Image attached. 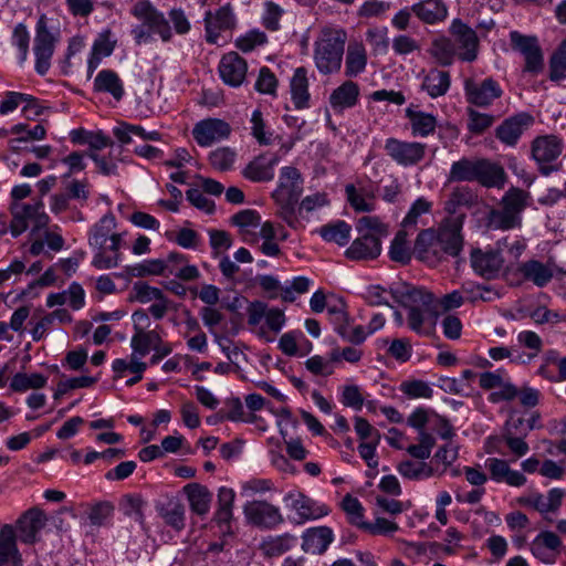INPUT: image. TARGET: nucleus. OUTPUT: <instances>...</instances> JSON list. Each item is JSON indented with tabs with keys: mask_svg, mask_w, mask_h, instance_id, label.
Instances as JSON below:
<instances>
[{
	"mask_svg": "<svg viewBox=\"0 0 566 566\" xmlns=\"http://www.w3.org/2000/svg\"><path fill=\"white\" fill-rule=\"evenodd\" d=\"M230 133V125L219 118L202 119L198 122L192 129L195 140L202 147L211 146L214 143L228 138Z\"/></svg>",
	"mask_w": 566,
	"mask_h": 566,
	"instance_id": "nucleus-15",
	"label": "nucleus"
},
{
	"mask_svg": "<svg viewBox=\"0 0 566 566\" xmlns=\"http://www.w3.org/2000/svg\"><path fill=\"white\" fill-rule=\"evenodd\" d=\"M302 538V548L305 553L322 554L333 542L334 535L329 527L321 526L307 530Z\"/></svg>",
	"mask_w": 566,
	"mask_h": 566,
	"instance_id": "nucleus-30",
	"label": "nucleus"
},
{
	"mask_svg": "<svg viewBox=\"0 0 566 566\" xmlns=\"http://www.w3.org/2000/svg\"><path fill=\"white\" fill-rule=\"evenodd\" d=\"M277 157L258 156L253 158L242 170V176L252 182H268L274 178V167Z\"/></svg>",
	"mask_w": 566,
	"mask_h": 566,
	"instance_id": "nucleus-24",
	"label": "nucleus"
},
{
	"mask_svg": "<svg viewBox=\"0 0 566 566\" xmlns=\"http://www.w3.org/2000/svg\"><path fill=\"white\" fill-rule=\"evenodd\" d=\"M356 230L360 235L374 237L380 241L388 234V229L378 217L366 216L358 219Z\"/></svg>",
	"mask_w": 566,
	"mask_h": 566,
	"instance_id": "nucleus-53",
	"label": "nucleus"
},
{
	"mask_svg": "<svg viewBox=\"0 0 566 566\" xmlns=\"http://www.w3.org/2000/svg\"><path fill=\"white\" fill-rule=\"evenodd\" d=\"M530 193L511 187L500 201V209H491L486 217L488 227L494 230H511L522 226V212L528 206Z\"/></svg>",
	"mask_w": 566,
	"mask_h": 566,
	"instance_id": "nucleus-2",
	"label": "nucleus"
},
{
	"mask_svg": "<svg viewBox=\"0 0 566 566\" xmlns=\"http://www.w3.org/2000/svg\"><path fill=\"white\" fill-rule=\"evenodd\" d=\"M142 319V312L135 311L133 314V321L135 323L136 333L132 338V346L134 353L129 360L115 359L113 361V369L115 373H123L129 370L134 374L142 371V361L139 360L138 353L142 348V329L138 327L139 321Z\"/></svg>",
	"mask_w": 566,
	"mask_h": 566,
	"instance_id": "nucleus-28",
	"label": "nucleus"
},
{
	"mask_svg": "<svg viewBox=\"0 0 566 566\" xmlns=\"http://www.w3.org/2000/svg\"><path fill=\"white\" fill-rule=\"evenodd\" d=\"M303 184V176L296 167L284 166L280 169L277 185L272 192L276 206L275 213L280 219L301 198Z\"/></svg>",
	"mask_w": 566,
	"mask_h": 566,
	"instance_id": "nucleus-3",
	"label": "nucleus"
},
{
	"mask_svg": "<svg viewBox=\"0 0 566 566\" xmlns=\"http://www.w3.org/2000/svg\"><path fill=\"white\" fill-rule=\"evenodd\" d=\"M413 14L423 23L434 24L446 20L448 8L441 0H422L411 6Z\"/></svg>",
	"mask_w": 566,
	"mask_h": 566,
	"instance_id": "nucleus-29",
	"label": "nucleus"
},
{
	"mask_svg": "<svg viewBox=\"0 0 566 566\" xmlns=\"http://www.w3.org/2000/svg\"><path fill=\"white\" fill-rule=\"evenodd\" d=\"M206 41L218 44L223 32L232 31L237 25V18L230 3L220 7L216 11H207L203 18Z\"/></svg>",
	"mask_w": 566,
	"mask_h": 566,
	"instance_id": "nucleus-10",
	"label": "nucleus"
},
{
	"mask_svg": "<svg viewBox=\"0 0 566 566\" xmlns=\"http://www.w3.org/2000/svg\"><path fill=\"white\" fill-rule=\"evenodd\" d=\"M390 296L408 312L433 303V295L430 292L408 283H399L392 286Z\"/></svg>",
	"mask_w": 566,
	"mask_h": 566,
	"instance_id": "nucleus-17",
	"label": "nucleus"
},
{
	"mask_svg": "<svg viewBox=\"0 0 566 566\" xmlns=\"http://www.w3.org/2000/svg\"><path fill=\"white\" fill-rule=\"evenodd\" d=\"M397 472L407 480L421 481L436 474L432 465L426 461H415L406 459L397 464Z\"/></svg>",
	"mask_w": 566,
	"mask_h": 566,
	"instance_id": "nucleus-39",
	"label": "nucleus"
},
{
	"mask_svg": "<svg viewBox=\"0 0 566 566\" xmlns=\"http://www.w3.org/2000/svg\"><path fill=\"white\" fill-rule=\"evenodd\" d=\"M46 522L43 511L35 507L27 511L17 522L20 539L27 544L34 543Z\"/></svg>",
	"mask_w": 566,
	"mask_h": 566,
	"instance_id": "nucleus-21",
	"label": "nucleus"
},
{
	"mask_svg": "<svg viewBox=\"0 0 566 566\" xmlns=\"http://www.w3.org/2000/svg\"><path fill=\"white\" fill-rule=\"evenodd\" d=\"M218 70L226 84L238 87L245 78L248 64L237 52H229L222 56Z\"/></svg>",
	"mask_w": 566,
	"mask_h": 566,
	"instance_id": "nucleus-20",
	"label": "nucleus"
},
{
	"mask_svg": "<svg viewBox=\"0 0 566 566\" xmlns=\"http://www.w3.org/2000/svg\"><path fill=\"white\" fill-rule=\"evenodd\" d=\"M406 116L410 122L413 136L426 137L432 134L437 127V118L430 113H424L409 106L406 108Z\"/></svg>",
	"mask_w": 566,
	"mask_h": 566,
	"instance_id": "nucleus-33",
	"label": "nucleus"
},
{
	"mask_svg": "<svg viewBox=\"0 0 566 566\" xmlns=\"http://www.w3.org/2000/svg\"><path fill=\"white\" fill-rule=\"evenodd\" d=\"M504 260L500 251L475 249L471 252V265L475 273L485 277L494 279L503 268Z\"/></svg>",
	"mask_w": 566,
	"mask_h": 566,
	"instance_id": "nucleus-18",
	"label": "nucleus"
},
{
	"mask_svg": "<svg viewBox=\"0 0 566 566\" xmlns=\"http://www.w3.org/2000/svg\"><path fill=\"white\" fill-rule=\"evenodd\" d=\"M464 92L467 101L478 107H488L500 98L503 91L500 84L492 77L475 82L471 78L464 83Z\"/></svg>",
	"mask_w": 566,
	"mask_h": 566,
	"instance_id": "nucleus-13",
	"label": "nucleus"
},
{
	"mask_svg": "<svg viewBox=\"0 0 566 566\" xmlns=\"http://www.w3.org/2000/svg\"><path fill=\"white\" fill-rule=\"evenodd\" d=\"M331 200L325 191H316L298 199L281 218L290 228L294 230L304 229L306 223L325 207L329 206Z\"/></svg>",
	"mask_w": 566,
	"mask_h": 566,
	"instance_id": "nucleus-4",
	"label": "nucleus"
},
{
	"mask_svg": "<svg viewBox=\"0 0 566 566\" xmlns=\"http://www.w3.org/2000/svg\"><path fill=\"white\" fill-rule=\"evenodd\" d=\"M431 209V202H429L424 198H418L409 209L407 216L403 218L401 222V227L410 230L411 232L416 231L418 218L424 213H428Z\"/></svg>",
	"mask_w": 566,
	"mask_h": 566,
	"instance_id": "nucleus-60",
	"label": "nucleus"
},
{
	"mask_svg": "<svg viewBox=\"0 0 566 566\" xmlns=\"http://www.w3.org/2000/svg\"><path fill=\"white\" fill-rule=\"evenodd\" d=\"M46 384V377L42 374L17 373L10 382L13 391H27L29 389H40Z\"/></svg>",
	"mask_w": 566,
	"mask_h": 566,
	"instance_id": "nucleus-55",
	"label": "nucleus"
},
{
	"mask_svg": "<svg viewBox=\"0 0 566 566\" xmlns=\"http://www.w3.org/2000/svg\"><path fill=\"white\" fill-rule=\"evenodd\" d=\"M116 220L114 214L107 213L103 216L98 222H96L88 238V243L91 247H102V244L107 243L112 240H122L123 235L120 233L115 232Z\"/></svg>",
	"mask_w": 566,
	"mask_h": 566,
	"instance_id": "nucleus-31",
	"label": "nucleus"
},
{
	"mask_svg": "<svg viewBox=\"0 0 566 566\" xmlns=\"http://www.w3.org/2000/svg\"><path fill=\"white\" fill-rule=\"evenodd\" d=\"M451 85L449 72L438 69L430 70L423 77L421 87L432 98H437L447 94Z\"/></svg>",
	"mask_w": 566,
	"mask_h": 566,
	"instance_id": "nucleus-36",
	"label": "nucleus"
},
{
	"mask_svg": "<svg viewBox=\"0 0 566 566\" xmlns=\"http://www.w3.org/2000/svg\"><path fill=\"white\" fill-rule=\"evenodd\" d=\"M94 88L97 92L109 93L116 101H119L124 94L122 81L118 75L111 70H103L96 75Z\"/></svg>",
	"mask_w": 566,
	"mask_h": 566,
	"instance_id": "nucleus-46",
	"label": "nucleus"
},
{
	"mask_svg": "<svg viewBox=\"0 0 566 566\" xmlns=\"http://www.w3.org/2000/svg\"><path fill=\"white\" fill-rule=\"evenodd\" d=\"M266 42V35L259 30H251L235 40V46L242 52H250Z\"/></svg>",
	"mask_w": 566,
	"mask_h": 566,
	"instance_id": "nucleus-64",
	"label": "nucleus"
},
{
	"mask_svg": "<svg viewBox=\"0 0 566 566\" xmlns=\"http://www.w3.org/2000/svg\"><path fill=\"white\" fill-rule=\"evenodd\" d=\"M525 437L526 436H524V432H520L518 434L517 432L503 431L500 439L505 442L510 451L515 457L521 458L525 455L530 450L528 444L524 440Z\"/></svg>",
	"mask_w": 566,
	"mask_h": 566,
	"instance_id": "nucleus-63",
	"label": "nucleus"
},
{
	"mask_svg": "<svg viewBox=\"0 0 566 566\" xmlns=\"http://www.w3.org/2000/svg\"><path fill=\"white\" fill-rule=\"evenodd\" d=\"M346 32L336 27H324L319 31L315 42L313 59L319 73L327 75L340 70Z\"/></svg>",
	"mask_w": 566,
	"mask_h": 566,
	"instance_id": "nucleus-1",
	"label": "nucleus"
},
{
	"mask_svg": "<svg viewBox=\"0 0 566 566\" xmlns=\"http://www.w3.org/2000/svg\"><path fill=\"white\" fill-rule=\"evenodd\" d=\"M413 253L420 261L429 264H436L446 254L436 235V231L431 229L423 230L418 234Z\"/></svg>",
	"mask_w": 566,
	"mask_h": 566,
	"instance_id": "nucleus-19",
	"label": "nucleus"
},
{
	"mask_svg": "<svg viewBox=\"0 0 566 566\" xmlns=\"http://www.w3.org/2000/svg\"><path fill=\"white\" fill-rule=\"evenodd\" d=\"M455 53V45L449 38L442 36L432 42L431 54L443 66L452 64Z\"/></svg>",
	"mask_w": 566,
	"mask_h": 566,
	"instance_id": "nucleus-54",
	"label": "nucleus"
},
{
	"mask_svg": "<svg viewBox=\"0 0 566 566\" xmlns=\"http://www.w3.org/2000/svg\"><path fill=\"white\" fill-rule=\"evenodd\" d=\"M56 41L57 35L49 30L48 19L42 14L36 22L33 48L36 57L35 70L41 75H44L50 69Z\"/></svg>",
	"mask_w": 566,
	"mask_h": 566,
	"instance_id": "nucleus-6",
	"label": "nucleus"
},
{
	"mask_svg": "<svg viewBox=\"0 0 566 566\" xmlns=\"http://www.w3.org/2000/svg\"><path fill=\"white\" fill-rule=\"evenodd\" d=\"M386 154L398 165L408 167L420 163L424 158L426 145L417 142H405L388 138L384 146Z\"/></svg>",
	"mask_w": 566,
	"mask_h": 566,
	"instance_id": "nucleus-11",
	"label": "nucleus"
},
{
	"mask_svg": "<svg viewBox=\"0 0 566 566\" xmlns=\"http://www.w3.org/2000/svg\"><path fill=\"white\" fill-rule=\"evenodd\" d=\"M209 161L214 169L227 171L235 161V153L229 147H220L210 153Z\"/></svg>",
	"mask_w": 566,
	"mask_h": 566,
	"instance_id": "nucleus-61",
	"label": "nucleus"
},
{
	"mask_svg": "<svg viewBox=\"0 0 566 566\" xmlns=\"http://www.w3.org/2000/svg\"><path fill=\"white\" fill-rule=\"evenodd\" d=\"M342 509L347 515L350 524L363 528L365 525L364 521V507L359 500L350 494H346L342 500Z\"/></svg>",
	"mask_w": 566,
	"mask_h": 566,
	"instance_id": "nucleus-57",
	"label": "nucleus"
},
{
	"mask_svg": "<svg viewBox=\"0 0 566 566\" xmlns=\"http://www.w3.org/2000/svg\"><path fill=\"white\" fill-rule=\"evenodd\" d=\"M367 63L366 51L363 45L357 44L349 46L346 55V74L349 76H356L361 73Z\"/></svg>",
	"mask_w": 566,
	"mask_h": 566,
	"instance_id": "nucleus-56",
	"label": "nucleus"
},
{
	"mask_svg": "<svg viewBox=\"0 0 566 566\" xmlns=\"http://www.w3.org/2000/svg\"><path fill=\"white\" fill-rule=\"evenodd\" d=\"M431 312L432 305L420 306L409 311L407 318L409 328L419 335H430L434 322L429 327L426 326V322Z\"/></svg>",
	"mask_w": 566,
	"mask_h": 566,
	"instance_id": "nucleus-52",
	"label": "nucleus"
},
{
	"mask_svg": "<svg viewBox=\"0 0 566 566\" xmlns=\"http://www.w3.org/2000/svg\"><path fill=\"white\" fill-rule=\"evenodd\" d=\"M486 188H502L506 174L502 166L488 159H476L475 180Z\"/></svg>",
	"mask_w": 566,
	"mask_h": 566,
	"instance_id": "nucleus-26",
	"label": "nucleus"
},
{
	"mask_svg": "<svg viewBox=\"0 0 566 566\" xmlns=\"http://www.w3.org/2000/svg\"><path fill=\"white\" fill-rule=\"evenodd\" d=\"M510 41L512 49L524 56V71L539 73L543 70V53L536 36L524 35L518 31H511Z\"/></svg>",
	"mask_w": 566,
	"mask_h": 566,
	"instance_id": "nucleus-9",
	"label": "nucleus"
},
{
	"mask_svg": "<svg viewBox=\"0 0 566 566\" xmlns=\"http://www.w3.org/2000/svg\"><path fill=\"white\" fill-rule=\"evenodd\" d=\"M563 140L556 135H543L532 142V158L539 166V171L548 176L556 170L551 163L555 161L563 151Z\"/></svg>",
	"mask_w": 566,
	"mask_h": 566,
	"instance_id": "nucleus-8",
	"label": "nucleus"
},
{
	"mask_svg": "<svg viewBox=\"0 0 566 566\" xmlns=\"http://www.w3.org/2000/svg\"><path fill=\"white\" fill-rule=\"evenodd\" d=\"M122 240H112L102 247H92L96 250L92 264L98 270H107L117 266Z\"/></svg>",
	"mask_w": 566,
	"mask_h": 566,
	"instance_id": "nucleus-37",
	"label": "nucleus"
},
{
	"mask_svg": "<svg viewBox=\"0 0 566 566\" xmlns=\"http://www.w3.org/2000/svg\"><path fill=\"white\" fill-rule=\"evenodd\" d=\"M291 95L296 108L308 106V80L305 67H297L291 80Z\"/></svg>",
	"mask_w": 566,
	"mask_h": 566,
	"instance_id": "nucleus-42",
	"label": "nucleus"
},
{
	"mask_svg": "<svg viewBox=\"0 0 566 566\" xmlns=\"http://www.w3.org/2000/svg\"><path fill=\"white\" fill-rule=\"evenodd\" d=\"M347 201L356 212H371L376 208L375 193L365 187L357 188L354 185L345 187Z\"/></svg>",
	"mask_w": 566,
	"mask_h": 566,
	"instance_id": "nucleus-34",
	"label": "nucleus"
},
{
	"mask_svg": "<svg viewBox=\"0 0 566 566\" xmlns=\"http://www.w3.org/2000/svg\"><path fill=\"white\" fill-rule=\"evenodd\" d=\"M565 491L554 488L547 494L533 493L527 496L520 497L518 502L522 505L533 507L539 512L546 522H553L551 513H555L562 506Z\"/></svg>",
	"mask_w": 566,
	"mask_h": 566,
	"instance_id": "nucleus-14",
	"label": "nucleus"
},
{
	"mask_svg": "<svg viewBox=\"0 0 566 566\" xmlns=\"http://www.w3.org/2000/svg\"><path fill=\"white\" fill-rule=\"evenodd\" d=\"M185 506L176 500H168L159 507L160 516L177 531L185 527Z\"/></svg>",
	"mask_w": 566,
	"mask_h": 566,
	"instance_id": "nucleus-50",
	"label": "nucleus"
},
{
	"mask_svg": "<svg viewBox=\"0 0 566 566\" xmlns=\"http://www.w3.org/2000/svg\"><path fill=\"white\" fill-rule=\"evenodd\" d=\"M400 391L411 399H430L433 395V390L429 384L418 379L402 381Z\"/></svg>",
	"mask_w": 566,
	"mask_h": 566,
	"instance_id": "nucleus-62",
	"label": "nucleus"
},
{
	"mask_svg": "<svg viewBox=\"0 0 566 566\" xmlns=\"http://www.w3.org/2000/svg\"><path fill=\"white\" fill-rule=\"evenodd\" d=\"M358 95V85L352 81H347L333 91L329 103L334 109L348 108L356 104Z\"/></svg>",
	"mask_w": 566,
	"mask_h": 566,
	"instance_id": "nucleus-44",
	"label": "nucleus"
},
{
	"mask_svg": "<svg viewBox=\"0 0 566 566\" xmlns=\"http://www.w3.org/2000/svg\"><path fill=\"white\" fill-rule=\"evenodd\" d=\"M292 507L302 520H316L327 515L329 512L326 505L317 504L304 495H298L293 501Z\"/></svg>",
	"mask_w": 566,
	"mask_h": 566,
	"instance_id": "nucleus-47",
	"label": "nucleus"
},
{
	"mask_svg": "<svg viewBox=\"0 0 566 566\" xmlns=\"http://www.w3.org/2000/svg\"><path fill=\"white\" fill-rule=\"evenodd\" d=\"M247 522L255 527L272 530L284 522L280 507L268 501L253 500L243 505Z\"/></svg>",
	"mask_w": 566,
	"mask_h": 566,
	"instance_id": "nucleus-7",
	"label": "nucleus"
},
{
	"mask_svg": "<svg viewBox=\"0 0 566 566\" xmlns=\"http://www.w3.org/2000/svg\"><path fill=\"white\" fill-rule=\"evenodd\" d=\"M549 78L560 81L566 78V39L559 44L549 61Z\"/></svg>",
	"mask_w": 566,
	"mask_h": 566,
	"instance_id": "nucleus-59",
	"label": "nucleus"
},
{
	"mask_svg": "<svg viewBox=\"0 0 566 566\" xmlns=\"http://www.w3.org/2000/svg\"><path fill=\"white\" fill-rule=\"evenodd\" d=\"M119 512L128 518L142 521V497L139 494H124L118 503Z\"/></svg>",
	"mask_w": 566,
	"mask_h": 566,
	"instance_id": "nucleus-58",
	"label": "nucleus"
},
{
	"mask_svg": "<svg viewBox=\"0 0 566 566\" xmlns=\"http://www.w3.org/2000/svg\"><path fill=\"white\" fill-rule=\"evenodd\" d=\"M476 195L469 187H457L450 193L448 200L444 203V210L450 214V217L454 216H463L460 213L461 208H471L476 203Z\"/></svg>",
	"mask_w": 566,
	"mask_h": 566,
	"instance_id": "nucleus-35",
	"label": "nucleus"
},
{
	"mask_svg": "<svg viewBox=\"0 0 566 566\" xmlns=\"http://www.w3.org/2000/svg\"><path fill=\"white\" fill-rule=\"evenodd\" d=\"M410 230H407L401 227V229L396 233L390 249H389V255L390 259L395 262H399L402 264H407L411 259V251L408 245L407 238L412 234Z\"/></svg>",
	"mask_w": 566,
	"mask_h": 566,
	"instance_id": "nucleus-49",
	"label": "nucleus"
},
{
	"mask_svg": "<svg viewBox=\"0 0 566 566\" xmlns=\"http://www.w3.org/2000/svg\"><path fill=\"white\" fill-rule=\"evenodd\" d=\"M381 252V242L374 237L358 235L345 251L349 260H374Z\"/></svg>",
	"mask_w": 566,
	"mask_h": 566,
	"instance_id": "nucleus-27",
	"label": "nucleus"
},
{
	"mask_svg": "<svg viewBox=\"0 0 566 566\" xmlns=\"http://www.w3.org/2000/svg\"><path fill=\"white\" fill-rule=\"evenodd\" d=\"M520 272L525 280L533 282L536 286H545L553 277V270L536 260H530L520 265Z\"/></svg>",
	"mask_w": 566,
	"mask_h": 566,
	"instance_id": "nucleus-43",
	"label": "nucleus"
},
{
	"mask_svg": "<svg viewBox=\"0 0 566 566\" xmlns=\"http://www.w3.org/2000/svg\"><path fill=\"white\" fill-rule=\"evenodd\" d=\"M533 123V117L527 113H520L505 119L496 128V137L507 146H514L523 132Z\"/></svg>",
	"mask_w": 566,
	"mask_h": 566,
	"instance_id": "nucleus-22",
	"label": "nucleus"
},
{
	"mask_svg": "<svg viewBox=\"0 0 566 566\" xmlns=\"http://www.w3.org/2000/svg\"><path fill=\"white\" fill-rule=\"evenodd\" d=\"M476 171V159L463 157L451 165L447 181H474Z\"/></svg>",
	"mask_w": 566,
	"mask_h": 566,
	"instance_id": "nucleus-51",
	"label": "nucleus"
},
{
	"mask_svg": "<svg viewBox=\"0 0 566 566\" xmlns=\"http://www.w3.org/2000/svg\"><path fill=\"white\" fill-rule=\"evenodd\" d=\"M12 221L10 231L13 237L23 233L29 224L33 226V230L45 228L50 222V217L44 211V205L41 200L34 203L14 202L11 205Z\"/></svg>",
	"mask_w": 566,
	"mask_h": 566,
	"instance_id": "nucleus-5",
	"label": "nucleus"
},
{
	"mask_svg": "<svg viewBox=\"0 0 566 566\" xmlns=\"http://www.w3.org/2000/svg\"><path fill=\"white\" fill-rule=\"evenodd\" d=\"M485 467L490 472V478L497 483H506L510 486H522L526 483V478L523 473L512 470L509 463L499 458H489L485 461Z\"/></svg>",
	"mask_w": 566,
	"mask_h": 566,
	"instance_id": "nucleus-23",
	"label": "nucleus"
},
{
	"mask_svg": "<svg viewBox=\"0 0 566 566\" xmlns=\"http://www.w3.org/2000/svg\"><path fill=\"white\" fill-rule=\"evenodd\" d=\"M462 224L463 216L448 217L436 232L446 254L457 256L460 253L462 249Z\"/></svg>",
	"mask_w": 566,
	"mask_h": 566,
	"instance_id": "nucleus-16",
	"label": "nucleus"
},
{
	"mask_svg": "<svg viewBox=\"0 0 566 566\" xmlns=\"http://www.w3.org/2000/svg\"><path fill=\"white\" fill-rule=\"evenodd\" d=\"M231 221L239 228V232L245 242H254L256 237L254 230L261 224V217L251 209L242 210L232 216Z\"/></svg>",
	"mask_w": 566,
	"mask_h": 566,
	"instance_id": "nucleus-40",
	"label": "nucleus"
},
{
	"mask_svg": "<svg viewBox=\"0 0 566 566\" xmlns=\"http://www.w3.org/2000/svg\"><path fill=\"white\" fill-rule=\"evenodd\" d=\"M297 538L291 534H282L276 536H268L260 545L264 556L276 557L290 551L295 544Z\"/></svg>",
	"mask_w": 566,
	"mask_h": 566,
	"instance_id": "nucleus-45",
	"label": "nucleus"
},
{
	"mask_svg": "<svg viewBox=\"0 0 566 566\" xmlns=\"http://www.w3.org/2000/svg\"><path fill=\"white\" fill-rule=\"evenodd\" d=\"M184 491L190 510L199 516H206L210 511L212 493L206 486L198 483L187 484Z\"/></svg>",
	"mask_w": 566,
	"mask_h": 566,
	"instance_id": "nucleus-32",
	"label": "nucleus"
},
{
	"mask_svg": "<svg viewBox=\"0 0 566 566\" xmlns=\"http://www.w3.org/2000/svg\"><path fill=\"white\" fill-rule=\"evenodd\" d=\"M21 563L14 528L6 524L0 530V566H21Z\"/></svg>",
	"mask_w": 566,
	"mask_h": 566,
	"instance_id": "nucleus-25",
	"label": "nucleus"
},
{
	"mask_svg": "<svg viewBox=\"0 0 566 566\" xmlns=\"http://www.w3.org/2000/svg\"><path fill=\"white\" fill-rule=\"evenodd\" d=\"M459 59L472 62L478 56L479 39L475 31L460 19H454L449 28Z\"/></svg>",
	"mask_w": 566,
	"mask_h": 566,
	"instance_id": "nucleus-12",
	"label": "nucleus"
},
{
	"mask_svg": "<svg viewBox=\"0 0 566 566\" xmlns=\"http://www.w3.org/2000/svg\"><path fill=\"white\" fill-rule=\"evenodd\" d=\"M147 27L150 33H156L165 42L171 38V30L168 21L153 6L144 1V28Z\"/></svg>",
	"mask_w": 566,
	"mask_h": 566,
	"instance_id": "nucleus-38",
	"label": "nucleus"
},
{
	"mask_svg": "<svg viewBox=\"0 0 566 566\" xmlns=\"http://www.w3.org/2000/svg\"><path fill=\"white\" fill-rule=\"evenodd\" d=\"M185 256L177 252H171L166 259L144 260V275L170 276L175 272V263H184Z\"/></svg>",
	"mask_w": 566,
	"mask_h": 566,
	"instance_id": "nucleus-41",
	"label": "nucleus"
},
{
	"mask_svg": "<svg viewBox=\"0 0 566 566\" xmlns=\"http://www.w3.org/2000/svg\"><path fill=\"white\" fill-rule=\"evenodd\" d=\"M350 231L352 228L347 222L338 220L323 226L319 229V234L325 241L344 247L350 239Z\"/></svg>",
	"mask_w": 566,
	"mask_h": 566,
	"instance_id": "nucleus-48",
	"label": "nucleus"
}]
</instances>
